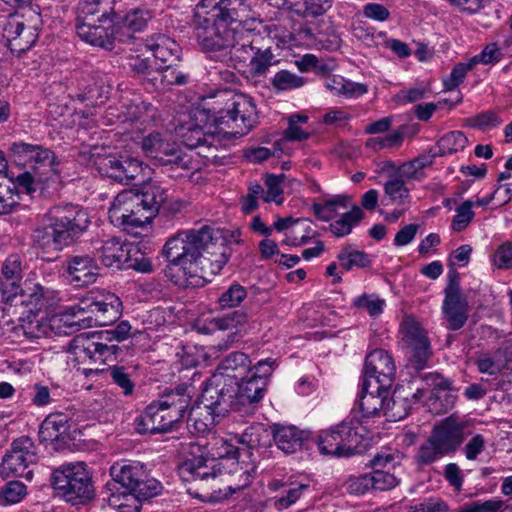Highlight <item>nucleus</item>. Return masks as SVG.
I'll return each mask as SVG.
<instances>
[{
	"label": "nucleus",
	"mask_w": 512,
	"mask_h": 512,
	"mask_svg": "<svg viewBox=\"0 0 512 512\" xmlns=\"http://www.w3.org/2000/svg\"><path fill=\"white\" fill-rule=\"evenodd\" d=\"M166 199V189L158 184H149L141 192L124 190L112 202L109 217L124 227H140L158 214Z\"/></svg>",
	"instance_id": "nucleus-6"
},
{
	"label": "nucleus",
	"mask_w": 512,
	"mask_h": 512,
	"mask_svg": "<svg viewBox=\"0 0 512 512\" xmlns=\"http://www.w3.org/2000/svg\"><path fill=\"white\" fill-rule=\"evenodd\" d=\"M124 114L126 120L147 126L155 121L157 108L149 102L135 99L125 106Z\"/></svg>",
	"instance_id": "nucleus-39"
},
{
	"label": "nucleus",
	"mask_w": 512,
	"mask_h": 512,
	"mask_svg": "<svg viewBox=\"0 0 512 512\" xmlns=\"http://www.w3.org/2000/svg\"><path fill=\"white\" fill-rule=\"evenodd\" d=\"M37 460L33 441L29 437H20L14 440L10 449L4 455L0 464V476L3 479L10 477L32 478L30 465Z\"/></svg>",
	"instance_id": "nucleus-16"
},
{
	"label": "nucleus",
	"mask_w": 512,
	"mask_h": 512,
	"mask_svg": "<svg viewBox=\"0 0 512 512\" xmlns=\"http://www.w3.org/2000/svg\"><path fill=\"white\" fill-rule=\"evenodd\" d=\"M474 65L469 60L467 63H457L449 76L443 79V86L446 91H452L463 83L468 71L472 70Z\"/></svg>",
	"instance_id": "nucleus-56"
},
{
	"label": "nucleus",
	"mask_w": 512,
	"mask_h": 512,
	"mask_svg": "<svg viewBox=\"0 0 512 512\" xmlns=\"http://www.w3.org/2000/svg\"><path fill=\"white\" fill-rule=\"evenodd\" d=\"M385 193L389 199L396 204H404L409 198V189L405 186V183L401 179H392L384 185Z\"/></svg>",
	"instance_id": "nucleus-58"
},
{
	"label": "nucleus",
	"mask_w": 512,
	"mask_h": 512,
	"mask_svg": "<svg viewBox=\"0 0 512 512\" xmlns=\"http://www.w3.org/2000/svg\"><path fill=\"white\" fill-rule=\"evenodd\" d=\"M142 150L155 166L163 168L171 178L190 177L198 170L190 154L184 152L175 142H170L160 133H151L143 138Z\"/></svg>",
	"instance_id": "nucleus-10"
},
{
	"label": "nucleus",
	"mask_w": 512,
	"mask_h": 512,
	"mask_svg": "<svg viewBox=\"0 0 512 512\" xmlns=\"http://www.w3.org/2000/svg\"><path fill=\"white\" fill-rule=\"evenodd\" d=\"M48 224L33 230V243L43 250H62L75 243L90 225L88 214L70 203L54 205L46 213Z\"/></svg>",
	"instance_id": "nucleus-3"
},
{
	"label": "nucleus",
	"mask_w": 512,
	"mask_h": 512,
	"mask_svg": "<svg viewBox=\"0 0 512 512\" xmlns=\"http://www.w3.org/2000/svg\"><path fill=\"white\" fill-rule=\"evenodd\" d=\"M236 380L213 374L207 381L201 396L203 409L211 410L218 418H224L229 412L240 414L237 407Z\"/></svg>",
	"instance_id": "nucleus-15"
},
{
	"label": "nucleus",
	"mask_w": 512,
	"mask_h": 512,
	"mask_svg": "<svg viewBox=\"0 0 512 512\" xmlns=\"http://www.w3.org/2000/svg\"><path fill=\"white\" fill-rule=\"evenodd\" d=\"M403 341L409 356V364L416 370L426 367L432 355L430 342L420 324L412 317L406 316L401 323Z\"/></svg>",
	"instance_id": "nucleus-18"
},
{
	"label": "nucleus",
	"mask_w": 512,
	"mask_h": 512,
	"mask_svg": "<svg viewBox=\"0 0 512 512\" xmlns=\"http://www.w3.org/2000/svg\"><path fill=\"white\" fill-rule=\"evenodd\" d=\"M409 396H412L416 402L422 397V393H420V390L414 393L412 391L406 392L405 389H396L393 396L386 401L384 416L393 418L395 421L405 418L411 408Z\"/></svg>",
	"instance_id": "nucleus-36"
},
{
	"label": "nucleus",
	"mask_w": 512,
	"mask_h": 512,
	"mask_svg": "<svg viewBox=\"0 0 512 512\" xmlns=\"http://www.w3.org/2000/svg\"><path fill=\"white\" fill-rule=\"evenodd\" d=\"M51 485L72 505H85L94 497L92 478L83 462L64 464L55 469Z\"/></svg>",
	"instance_id": "nucleus-11"
},
{
	"label": "nucleus",
	"mask_w": 512,
	"mask_h": 512,
	"mask_svg": "<svg viewBox=\"0 0 512 512\" xmlns=\"http://www.w3.org/2000/svg\"><path fill=\"white\" fill-rule=\"evenodd\" d=\"M115 16L103 0H79L76 7V22L98 20L109 24V19Z\"/></svg>",
	"instance_id": "nucleus-35"
},
{
	"label": "nucleus",
	"mask_w": 512,
	"mask_h": 512,
	"mask_svg": "<svg viewBox=\"0 0 512 512\" xmlns=\"http://www.w3.org/2000/svg\"><path fill=\"white\" fill-rule=\"evenodd\" d=\"M201 409L200 406L191 407L187 427L192 433L204 435L209 432L221 418H218V416L214 415L212 411L208 409H204V413H198L197 410Z\"/></svg>",
	"instance_id": "nucleus-41"
},
{
	"label": "nucleus",
	"mask_w": 512,
	"mask_h": 512,
	"mask_svg": "<svg viewBox=\"0 0 512 512\" xmlns=\"http://www.w3.org/2000/svg\"><path fill=\"white\" fill-rule=\"evenodd\" d=\"M69 423L62 413L48 415L39 428V439L42 442L64 441L68 437Z\"/></svg>",
	"instance_id": "nucleus-34"
},
{
	"label": "nucleus",
	"mask_w": 512,
	"mask_h": 512,
	"mask_svg": "<svg viewBox=\"0 0 512 512\" xmlns=\"http://www.w3.org/2000/svg\"><path fill=\"white\" fill-rule=\"evenodd\" d=\"M63 268L69 277V281L78 287L94 283L99 275V267L96 261L87 254L67 256Z\"/></svg>",
	"instance_id": "nucleus-22"
},
{
	"label": "nucleus",
	"mask_w": 512,
	"mask_h": 512,
	"mask_svg": "<svg viewBox=\"0 0 512 512\" xmlns=\"http://www.w3.org/2000/svg\"><path fill=\"white\" fill-rule=\"evenodd\" d=\"M351 206V197L348 195H334L325 198L322 203H313L312 211L315 217L324 222H329L338 214V209H347Z\"/></svg>",
	"instance_id": "nucleus-38"
},
{
	"label": "nucleus",
	"mask_w": 512,
	"mask_h": 512,
	"mask_svg": "<svg viewBox=\"0 0 512 512\" xmlns=\"http://www.w3.org/2000/svg\"><path fill=\"white\" fill-rule=\"evenodd\" d=\"M189 74L181 68L178 62L168 63L157 68L149 84L156 90H169L172 86H182L188 82Z\"/></svg>",
	"instance_id": "nucleus-29"
},
{
	"label": "nucleus",
	"mask_w": 512,
	"mask_h": 512,
	"mask_svg": "<svg viewBox=\"0 0 512 512\" xmlns=\"http://www.w3.org/2000/svg\"><path fill=\"white\" fill-rule=\"evenodd\" d=\"M438 157L435 151L431 150L428 154H422L413 160L404 163L400 171L402 175L406 177H413L418 171L422 170L425 167L430 166L434 159Z\"/></svg>",
	"instance_id": "nucleus-55"
},
{
	"label": "nucleus",
	"mask_w": 512,
	"mask_h": 512,
	"mask_svg": "<svg viewBox=\"0 0 512 512\" xmlns=\"http://www.w3.org/2000/svg\"><path fill=\"white\" fill-rule=\"evenodd\" d=\"M248 316L243 310H235L222 316L213 317L209 324L215 330H233L244 325L247 322ZM238 335V330L229 335V339L234 341Z\"/></svg>",
	"instance_id": "nucleus-42"
},
{
	"label": "nucleus",
	"mask_w": 512,
	"mask_h": 512,
	"mask_svg": "<svg viewBox=\"0 0 512 512\" xmlns=\"http://www.w3.org/2000/svg\"><path fill=\"white\" fill-rule=\"evenodd\" d=\"M331 7V0H302L295 4L294 11L304 17H318Z\"/></svg>",
	"instance_id": "nucleus-51"
},
{
	"label": "nucleus",
	"mask_w": 512,
	"mask_h": 512,
	"mask_svg": "<svg viewBox=\"0 0 512 512\" xmlns=\"http://www.w3.org/2000/svg\"><path fill=\"white\" fill-rule=\"evenodd\" d=\"M364 216L365 214L359 206L352 205L351 210L342 213L339 219L330 224L329 229L336 237L347 236L361 222Z\"/></svg>",
	"instance_id": "nucleus-40"
},
{
	"label": "nucleus",
	"mask_w": 512,
	"mask_h": 512,
	"mask_svg": "<svg viewBox=\"0 0 512 512\" xmlns=\"http://www.w3.org/2000/svg\"><path fill=\"white\" fill-rule=\"evenodd\" d=\"M161 402L154 401L150 405H148L141 415L140 422L138 424V431L140 433H164V428H161L162 422H160L161 417Z\"/></svg>",
	"instance_id": "nucleus-43"
},
{
	"label": "nucleus",
	"mask_w": 512,
	"mask_h": 512,
	"mask_svg": "<svg viewBox=\"0 0 512 512\" xmlns=\"http://www.w3.org/2000/svg\"><path fill=\"white\" fill-rule=\"evenodd\" d=\"M475 420L453 413L435 424L428 438L418 447L416 463L423 467L452 455L473 435Z\"/></svg>",
	"instance_id": "nucleus-5"
},
{
	"label": "nucleus",
	"mask_w": 512,
	"mask_h": 512,
	"mask_svg": "<svg viewBox=\"0 0 512 512\" xmlns=\"http://www.w3.org/2000/svg\"><path fill=\"white\" fill-rule=\"evenodd\" d=\"M286 176L284 174L280 175H268L265 180V185L267 190L265 191V195L263 196L264 202H275L278 205L282 204L283 198L282 193L283 190L281 188V183L284 181Z\"/></svg>",
	"instance_id": "nucleus-54"
},
{
	"label": "nucleus",
	"mask_w": 512,
	"mask_h": 512,
	"mask_svg": "<svg viewBox=\"0 0 512 512\" xmlns=\"http://www.w3.org/2000/svg\"><path fill=\"white\" fill-rule=\"evenodd\" d=\"M247 297V290L244 286L233 283L227 290L221 293L218 304L221 309L239 306Z\"/></svg>",
	"instance_id": "nucleus-50"
},
{
	"label": "nucleus",
	"mask_w": 512,
	"mask_h": 512,
	"mask_svg": "<svg viewBox=\"0 0 512 512\" xmlns=\"http://www.w3.org/2000/svg\"><path fill=\"white\" fill-rule=\"evenodd\" d=\"M390 388H373L365 386V380L362 381L361 391L358 396L359 409L364 418H371L384 415L386 401L388 400Z\"/></svg>",
	"instance_id": "nucleus-27"
},
{
	"label": "nucleus",
	"mask_w": 512,
	"mask_h": 512,
	"mask_svg": "<svg viewBox=\"0 0 512 512\" xmlns=\"http://www.w3.org/2000/svg\"><path fill=\"white\" fill-rule=\"evenodd\" d=\"M97 348H94V335L81 333L76 335L68 345L69 359L75 365H94V355Z\"/></svg>",
	"instance_id": "nucleus-32"
},
{
	"label": "nucleus",
	"mask_w": 512,
	"mask_h": 512,
	"mask_svg": "<svg viewBox=\"0 0 512 512\" xmlns=\"http://www.w3.org/2000/svg\"><path fill=\"white\" fill-rule=\"evenodd\" d=\"M396 366L392 356L383 349L371 351L365 359L364 376L365 386H372L378 390L391 388L395 380Z\"/></svg>",
	"instance_id": "nucleus-19"
},
{
	"label": "nucleus",
	"mask_w": 512,
	"mask_h": 512,
	"mask_svg": "<svg viewBox=\"0 0 512 512\" xmlns=\"http://www.w3.org/2000/svg\"><path fill=\"white\" fill-rule=\"evenodd\" d=\"M267 387L263 382H258L253 377L246 375L236 380L237 407L240 408V415L250 416L255 413L257 405L264 398Z\"/></svg>",
	"instance_id": "nucleus-23"
},
{
	"label": "nucleus",
	"mask_w": 512,
	"mask_h": 512,
	"mask_svg": "<svg viewBox=\"0 0 512 512\" xmlns=\"http://www.w3.org/2000/svg\"><path fill=\"white\" fill-rule=\"evenodd\" d=\"M188 453L192 456L184 460L178 468L181 479L191 483L188 492L203 501H217L222 497L215 470L216 459L204 455L203 446L189 444Z\"/></svg>",
	"instance_id": "nucleus-8"
},
{
	"label": "nucleus",
	"mask_w": 512,
	"mask_h": 512,
	"mask_svg": "<svg viewBox=\"0 0 512 512\" xmlns=\"http://www.w3.org/2000/svg\"><path fill=\"white\" fill-rule=\"evenodd\" d=\"M469 437L471 438L465 443L462 451L468 461H475L486 449L487 439L484 435L475 433L474 431L473 435Z\"/></svg>",
	"instance_id": "nucleus-57"
},
{
	"label": "nucleus",
	"mask_w": 512,
	"mask_h": 512,
	"mask_svg": "<svg viewBox=\"0 0 512 512\" xmlns=\"http://www.w3.org/2000/svg\"><path fill=\"white\" fill-rule=\"evenodd\" d=\"M211 111L215 126L221 129L222 126L238 128L234 134L239 136L249 133L258 123V114L252 98L233 90L218 91L214 95Z\"/></svg>",
	"instance_id": "nucleus-9"
},
{
	"label": "nucleus",
	"mask_w": 512,
	"mask_h": 512,
	"mask_svg": "<svg viewBox=\"0 0 512 512\" xmlns=\"http://www.w3.org/2000/svg\"><path fill=\"white\" fill-rule=\"evenodd\" d=\"M108 372L113 382L123 390L125 395L133 393L134 383L124 366L112 365L109 367Z\"/></svg>",
	"instance_id": "nucleus-59"
},
{
	"label": "nucleus",
	"mask_w": 512,
	"mask_h": 512,
	"mask_svg": "<svg viewBox=\"0 0 512 512\" xmlns=\"http://www.w3.org/2000/svg\"><path fill=\"white\" fill-rule=\"evenodd\" d=\"M47 290L38 282L26 279L19 289L18 300L14 305H21L27 310L19 317L20 328L28 339L40 338L46 334L47 326L38 318L45 304Z\"/></svg>",
	"instance_id": "nucleus-14"
},
{
	"label": "nucleus",
	"mask_w": 512,
	"mask_h": 512,
	"mask_svg": "<svg viewBox=\"0 0 512 512\" xmlns=\"http://www.w3.org/2000/svg\"><path fill=\"white\" fill-rule=\"evenodd\" d=\"M308 439V431L293 425L273 424V441L285 454H293L301 450Z\"/></svg>",
	"instance_id": "nucleus-28"
},
{
	"label": "nucleus",
	"mask_w": 512,
	"mask_h": 512,
	"mask_svg": "<svg viewBox=\"0 0 512 512\" xmlns=\"http://www.w3.org/2000/svg\"><path fill=\"white\" fill-rule=\"evenodd\" d=\"M146 48L163 63L179 62L181 47L164 34L153 35L146 40Z\"/></svg>",
	"instance_id": "nucleus-31"
},
{
	"label": "nucleus",
	"mask_w": 512,
	"mask_h": 512,
	"mask_svg": "<svg viewBox=\"0 0 512 512\" xmlns=\"http://www.w3.org/2000/svg\"><path fill=\"white\" fill-rule=\"evenodd\" d=\"M9 157L17 166L26 168L13 179L22 193L32 195L37 190L42 192L45 184L59 180V163L54 152L48 148L15 142L9 148Z\"/></svg>",
	"instance_id": "nucleus-4"
},
{
	"label": "nucleus",
	"mask_w": 512,
	"mask_h": 512,
	"mask_svg": "<svg viewBox=\"0 0 512 512\" xmlns=\"http://www.w3.org/2000/svg\"><path fill=\"white\" fill-rule=\"evenodd\" d=\"M304 83V78L287 70L277 72L271 80L272 86L279 91L300 88Z\"/></svg>",
	"instance_id": "nucleus-52"
},
{
	"label": "nucleus",
	"mask_w": 512,
	"mask_h": 512,
	"mask_svg": "<svg viewBox=\"0 0 512 512\" xmlns=\"http://www.w3.org/2000/svg\"><path fill=\"white\" fill-rule=\"evenodd\" d=\"M3 36L12 53L21 55L37 41L38 34L32 26H27L18 16H11L3 27Z\"/></svg>",
	"instance_id": "nucleus-21"
},
{
	"label": "nucleus",
	"mask_w": 512,
	"mask_h": 512,
	"mask_svg": "<svg viewBox=\"0 0 512 512\" xmlns=\"http://www.w3.org/2000/svg\"><path fill=\"white\" fill-rule=\"evenodd\" d=\"M121 307L119 297L113 293L83 298L77 304L67 308L69 314L77 318L69 327L110 325L120 317Z\"/></svg>",
	"instance_id": "nucleus-12"
},
{
	"label": "nucleus",
	"mask_w": 512,
	"mask_h": 512,
	"mask_svg": "<svg viewBox=\"0 0 512 512\" xmlns=\"http://www.w3.org/2000/svg\"><path fill=\"white\" fill-rule=\"evenodd\" d=\"M152 19V12L145 7H137L129 10L122 18V24L132 32L142 31Z\"/></svg>",
	"instance_id": "nucleus-48"
},
{
	"label": "nucleus",
	"mask_w": 512,
	"mask_h": 512,
	"mask_svg": "<svg viewBox=\"0 0 512 512\" xmlns=\"http://www.w3.org/2000/svg\"><path fill=\"white\" fill-rule=\"evenodd\" d=\"M249 10L246 0H201L191 21L200 47L207 52L231 51Z\"/></svg>",
	"instance_id": "nucleus-2"
},
{
	"label": "nucleus",
	"mask_w": 512,
	"mask_h": 512,
	"mask_svg": "<svg viewBox=\"0 0 512 512\" xmlns=\"http://www.w3.org/2000/svg\"><path fill=\"white\" fill-rule=\"evenodd\" d=\"M493 263L499 269L512 268V241H506L496 249Z\"/></svg>",
	"instance_id": "nucleus-64"
},
{
	"label": "nucleus",
	"mask_w": 512,
	"mask_h": 512,
	"mask_svg": "<svg viewBox=\"0 0 512 512\" xmlns=\"http://www.w3.org/2000/svg\"><path fill=\"white\" fill-rule=\"evenodd\" d=\"M22 286L21 280L13 278H0V295L4 303L13 305L18 300L19 289Z\"/></svg>",
	"instance_id": "nucleus-62"
},
{
	"label": "nucleus",
	"mask_w": 512,
	"mask_h": 512,
	"mask_svg": "<svg viewBox=\"0 0 512 512\" xmlns=\"http://www.w3.org/2000/svg\"><path fill=\"white\" fill-rule=\"evenodd\" d=\"M474 202L470 200L464 201L456 208V215L453 217L451 228L454 231H463L473 220L475 213L472 210Z\"/></svg>",
	"instance_id": "nucleus-53"
},
{
	"label": "nucleus",
	"mask_w": 512,
	"mask_h": 512,
	"mask_svg": "<svg viewBox=\"0 0 512 512\" xmlns=\"http://www.w3.org/2000/svg\"><path fill=\"white\" fill-rule=\"evenodd\" d=\"M277 366L276 360L267 358L260 360L254 367L250 366L248 375L256 379L258 382L262 381L264 386L267 387L269 379Z\"/></svg>",
	"instance_id": "nucleus-60"
},
{
	"label": "nucleus",
	"mask_w": 512,
	"mask_h": 512,
	"mask_svg": "<svg viewBox=\"0 0 512 512\" xmlns=\"http://www.w3.org/2000/svg\"><path fill=\"white\" fill-rule=\"evenodd\" d=\"M19 193L21 189L12 178H0V214H8L18 205Z\"/></svg>",
	"instance_id": "nucleus-45"
},
{
	"label": "nucleus",
	"mask_w": 512,
	"mask_h": 512,
	"mask_svg": "<svg viewBox=\"0 0 512 512\" xmlns=\"http://www.w3.org/2000/svg\"><path fill=\"white\" fill-rule=\"evenodd\" d=\"M94 348H97L95 354H93L95 365L94 369L96 371L99 370L98 364L109 365V367L112 366V364L118 360L119 356L123 352V348L118 344L94 343Z\"/></svg>",
	"instance_id": "nucleus-49"
},
{
	"label": "nucleus",
	"mask_w": 512,
	"mask_h": 512,
	"mask_svg": "<svg viewBox=\"0 0 512 512\" xmlns=\"http://www.w3.org/2000/svg\"><path fill=\"white\" fill-rule=\"evenodd\" d=\"M370 474L372 489L385 491L394 488L398 484L394 474L382 469L373 470Z\"/></svg>",
	"instance_id": "nucleus-61"
},
{
	"label": "nucleus",
	"mask_w": 512,
	"mask_h": 512,
	"mask_svg": "<svg viewBox=\"0 0 512 512\" xmlns=\"http://www.w3.org/2000/svg\"><path fill=\"white\" fill-rule=\"evenodd\" d=\"M271 27L258 22L253 28L242 26L230 54L231 58L248 68L252 77L265 76L279 62L273 53Z\"/></svg>",
	"instance_id": "nucleus-7"
},
{
	"label": "nucleus",
	"mask_w": 512,
	"mask_h": 512,
	"mask_svg": "<svg viewBox=\"0 0 512 512\" xmlns=\"http://www.w3.org/2000/svg\"><path fill=\"white\" fill-rule=\"evenodd\" d=\"M342 443V438L337 425L320 434L318 439V448L323 455L345 457L344 450L342 449Z\"/></svg>",
	"instance_id": "nucleus-44"
},
{
	"label": "nucleus",
	"mask_w": 512,
	"mask_h": 512,
	"mask_svg": "<svg viewBox=\"0 0 512 512\" xmlns=\"http://www.w3.org/2000/svg\"><path fill=\"white\" fill-rule=\"evenodd\" d=\"M444 293L442 312L447 328L451 331L460 330L468 320L469 304L459 286V274L456 270L449 272Z\"/></svg>",
	"instance_id": "nucleus-17"
},
{
	"label": "nucleus",
	"mask_w": 512,
	"mask_h": 512,
	"mask_svg": "<svg viewBox=\"0 0 512 512\" xmlns=\"http://www.w3.org/2000/svg\"><path fill=\"white\" fill-rule=\"evenodd\" d=\"M251 364L247 354L232 352L220 361L214 374H221L223 377L233 378L238 381L248 375Z\"/></svg>",
	"instance_id": "nucleus-33"
},
{
	"label": "nucleus",
	"mask_w": 512,
	"mask_h": 512,
	"mask_svg": "<svg viewBox=\"0 0 512 512\" xmlns=\"http://www.w3.org/2000/svg\"><path fill=\"white\" fill-rule=\"evenodd\" d=\"M342 438V449L345 457L362 452L366 445L364 442L370 439V432L362 421L351 419L338 425Z\"/></svg>",
	"instance_id": "nucleus-25"
},
{
	"label": "nucleus",
	"mask_w": 512,
	"mask_h": 512,
	"mask_svg": "<svg viewBox=\"0 0 512 512\" xmlns=\"http://www.w3.org/2000/svg\"><path fill=\"white\" fill-rule=\"evenodd\" d=\"M503 505L504 502L498 499L474 501L463 505L457 512H499Z\"/></svg>",
	"instance_id": "nucleus-63"
},
{
	"label": "nucleus",
	"mask_w": 512,
	"mask_h": 512,
	"mask_svg": "<svg viewBox=\"0 0 512 512\" xmlns=\"http://www.w3.org/2000/svg\"><path fill=\"white\" fill-rule=\"evenodd\" d=\"M194 392L192 385L182 383L177 385L174 389L165 390L159 398V401L161 405L170 408L183 419L188 408L191 406Z\"/></svg>",
	"instance_id": "nucleus-30"
},
{
	"label": "nucleus",
	"mask_w": 512,
	"mask_h": 512,
	"mask_svg": "<svg viewBox=\"0 0 512 512\" xmlns=\"http://www.w3.org/2000/svg\"><path fill=\"white\" fill-rule=\"evenodd\" d=\"M168 260L165 275L183 288L198 287L206 274H218L228 262L231 249L223 233L211 225L178 232L163 247Z\"/></svg>",
	"instance_id": "nucleus-1"
},
{
	"label": "nucleus",
	"mask_w": 512,
	"mask_h": 512,
	"mask_svg": "<svg viewBox=\"0 0 512 512\" xmlns=\"http://www.w3.org/2000/svg\"><path fill=\"white\" fill-rule=\"evenodd\" d=\"M273 440V427L269 430L262 423H254L247 427L240 435L239 443L246 445L249 449L267 448Z\"/></svg>",
	"instance_id": "nucleus-37"
},
{
	"label": "nucleus",
	"mask_w": 512,
	"mask_h": 512,
	"mask_svg": "<svg viewBox=\"0 0 512 512\" xmlns=\"http://www.w3.org/2000/svg\"><path fill=\"white\" fill-rule=\"evenodd\" d=\"M99 170L107 177L123 184H130L142 177L144 178V170L147 168L137 158L129 156H107L98 163Z\"/></svg>",
	"instance_id": "nucleus-20"
},
{
	"label": "nucleus",
	"mask_w": 512,
	"mask_h": 512,
	"mask_svg": "<svg viewBox=\"0 0 512 512\" xmlns=\"http://www.w3.org/2000/svg\"><path fill=\"white\" fill-rule=\"evenodd\" d=\"M115 18L109 24L98 20L76 22V33L85 42L108 50L113 48Z\"/></svg>",
	"instance_id": "nucleus-24"
},
{
	"label": "nucleus",
	"mask_w": 512,
	"mask_h": 512,
	"mask_svg": "<svg viewBox=\"0 0 512 512\" xmlns=\"http://www.w3.org/2000/svg\"><path fill=\"white\" fill-rule=\"evenodd\" d=\"M135 251L136 245L121 243L116 237L103 241L101 246L96 248V254L101 263L116 269H123V264L129 259L130 253Z\"/></svg>",
	"instance_id": "nucleus-26"
},
{
	"label": "nucleus",
	"mask_w": 512,
	"mask_h": 512,
	"mask_svg": "<svg viewBox=\"0 0 512 512\" xmlns=\"http://www.w3.org/2000/svg\"><path fill=\"white\" fill-rule=\"evenodd\" d=\"M340 267L345 271H350L354 267L366 268L371 265L369 255L364 251L354 250L351 246H345L337 255Z\"/></svg>",
	"instance_id": "nucleus-46"
},
{
	"label": "nucleus",
	"mask_w": 512,
	"mask_h": 512,
	"mask_svg": "<svg viewBox=\"0 0 512 512\" xmlns=\"http://www.w3.org/2000/svg\"><path fill=\"white\" fill-rule=\"evenodd\" d=\"M468 143L466 136L460 131H452L445 134L437 143L438 150L435 151L438 156L457 153L464 150Z\"/></svg>",
	"instance_id": "nucleus-47"
},
{
	"label": "nucleus",
	"mask_w": 512,
	"mask_h": 512,
	"mask_svg": "<svg viewBox=\"0 0 512 512\" xmlns=\"http://www.w3.org/2000/svg\"><path fill=\"white\" fill-rule=\"evenodd\" d=\"M112 479L138 501H145L160 494L161 483L150 478L146 466L137 461L123 460L110 467Z\"/></svg>",
	"instance_id": "nucleus-13"
}]
</instances>
